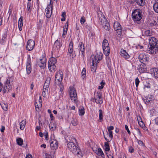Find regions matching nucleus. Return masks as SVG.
Here are the masks:
<instances>
[{"label": "nucleus", "mask_w": 158, "mask_h": 158, "mask_svg": "<svg viewBox=\"0 0 158 158\" xmlns=\"http://www.w3.org/2000/svg\"><path fill=\"white\" fill-rule=\"evenodd\" d=\"M63 77V73L61 71L57 72L55 75V85H58L60 87V91L59 93L60 94V98L63 96V94L62 92L64 89L63 84L61 83Z\"/></svg>", "instance_id": "1"}, {"label": "nucleus", "mask_w": 158, "mask_h": 158, "mask_svg": "<svg viewBox=\"0 0 158 158\" xmlns=\"http://www.w3.org/2000/svg\"><path fill=\"white\" fill-rule=\"evenodd\" d=\"M148 51L150 54H155L157 52L158 41L155 38L150 37L149 39Z\"/></svg>", "instance_id": "2"}, {"label": "nucleus", "mask_w": 158, "mask_h": 158, "mask_svg": "<svg viewBox=\"0 0 158 158\" xmlns=\"http://www.w3.org/2000/svg\"><path fill=\"white\" fill-rule=\"evenodd\" d=\"M13 81V77H8L4 84L3 93H7L10 91L12 88Z\"/></svg>", "instance_id": "3"}, {"label": "nucleus", "mask_w": 158, "mask_h": 158, "mask_svg": "<svg viewBox=\"0 0 158 158\" xmlns=\"http://www.w3.org/2000/svg\"><path fill=\"white\" fill-rule=\"evenodd\" d=\"M56 59L54 57L50 58L48 61V68L51 72H54L56 70V66L55 64L56 63Z\"/></svg>", "instance_id": "4"}, {"label": "nucleus", "mask_w": 158, "mask_h": 158, "mask_svg": "<svg viewBox=\"0 0 158 158\" xmlns=\"http://www.w3.org/2000/svg\"><path fill=\"white\" fill-rule=\"evenodd\" d=\"M132 16L135 22L140 21L142 17V15L139 9L135 10L132 14Z\"/></svg>", "instance_id": "5"}, {"label": "nucleus", "mask_w": 158, "mask_h": 158, "mask_svg": "<svg viewBox=\"0 0 158 158\" xmlns=\"http://www.w3.org/2000/svg\"><path fill=\"white\" fill-rule=\"evenodd\" d=\"M69 93L70 97L71 100L74 102L77 101V96L76 91L74 88L72 86L69 87Z\"/></svg>", "instance_id": "6"}, {"label": "nucleus", "mask_w": 158, "mask_h": 158, "mask_svg": "<svg viewBox=\"0 0 158 158\" xmlns=\"http://www.w3.org/2000/svg\"><path fill=\"white\" fill-rule=\"evenodd\" d=\"M109 44L107 40L105 39L102 43V48L104 54L106 56L109 55L110 52V48L109 47Z\"/></svg>", "instance_id": "7"}, {"label": "nucleus", "mask_w": 158, "mask_h": 158, "mask_svg": "<svg viewBox=\"0 0 158 158\" xmlns=\"http://www.w3.org/2000/svg\"><path fill=\"white\" fill-rule=\"evenodd\" d=\"M94 99L95 102L98 104H101L103 102L102 95L99 92L94 93Z\"/></svg>", "instance_id": "8"}, {"label": "nucleus", "mask_w": 158, "mask_h": 158, "mask_svg": "<svg viewBox=\"0 0 158 158\" xmlns=\"http://www.w3.org/2000/svg\"><path fill=\"white\" fill-rule=\"evenodd\" d=\"M103 56L101 52L97 53L94 56V57L92 60V63L97 65V64L102 60Z\"/></svg>", "instance_id": "9"}, {"label": "nucleus", "mask_w": 158, "mask_h": 158, "mask_svg": "<svg viewBox=\"0 0 158 158\" xmlns=\"http://www.w3.org/2000/svg\"><path fill=\"white\" fill-rule=\"evenodd\" d=\"M138 58L139 61L144 64L147 62L149 59L148 56L144 53L140 54Z\"/></svg>", "instance_id": "10"}, {"label": "nucleus", "mask_w": 158, "mask_h": 158, "mask_svg": "<svg viewBox=\"0 0 158 158\" xmlns=\"http://www.w3.org/2000/svg\"><path fill=\"white\" fill-rule=\"evenodd\" d=\"M114 30L117 31V32L118 35L121 34L122 29L121 25L118 22H115L114 25Z\"/></svg>", "instance_id": "11"}, {"label": "nucleus", "mask_w": 158, "mask_h": 158, "mask_svg": "<svg viewBox=\"0 0 158 158\" xmlns=\"http://www.w3.org/2000/svg\"><path fill=\"white\" fill-rule=\"evenodd\" d=\"M98 18L100 24L102 25H104L107 21L104 15H102L101 12L98 14Z\"/></svg>", "instance_id": "12"}, {"label": "nucleus", "mask_w": 158, "mask_h": 158, "mask_svg": "<svg viewBox=\"0 0 158 158\" xmlns=\"http://www.w3.org/2000/svg\"><path fill=\"white\" fill-rule=\"evenodd\" d=\"M35 46V42L31 40H28L27 43V49L29 51H30L33 49Z\"/></svg>", "instance_id": "13"}, {"label": "nucleus", "mask_w": 158, "mask_h": 158, "mask_svg": "<svg viewBox=\"0 0 158 158\" xmlns=\"http://www.w3.org/2000/svg\"><path fill=\"white\" fill-rule=\"evenodd\" d=\"M46 60L44 58L40 59L39 61L37 62V65L41 69H44L46 67Z\"/></svg>", "instance_id": "14"}, {"label": "nucleus", "mask_w": 158, "mask_h": 158, "mask_svg": "<svg viewBox=\"0 0 158 158\" xmlns=\"http://www.w3.org/2000/svg\"><path fill=\"white\" fill-rule=\"evenodd\" d=\"M67 148L71 151L76 152L77 147L72 142H69L67 144Z\"/></svg>", "instance_id": "15"}, {"label": "nucleus", "mask_w": 158, "mask_h": 158, "mask_svg": "<svg viewBox=\"0 0 158 158\" xmlns=\"http://www.w3.org/2000/svg\"><path fill=\"white\" fill-rule=\"evenodd\" d=\"M150 73L152 76L155 78H158V69L156 68H152L150 69Z\"/></svg>", "instance_id": "16"}, {"label": "nucleus", "mask_w": 158, "mask_h": 158, "mask_svg": "<svg viewBox=\"0 0 158 158\" xmlns=\"http://www.w3.org/2000/svg\"><path fill=\"white\" fill-rule=\"evenodd\" d=\"M73 42H71L70 43L69 45V50L68 53V55H69V56L72 57L73 58V57L74 56H73V54L72 56L71 55V54L73 52Z\"/></svg>", "instance_id": "17"}, {"label": "nucleus", "mask_w": 158, "mask_h": 158, "mask_svg": "<svg viewBox=\"0 0 158 158\" xmlns=\"http://www.w3.org/2000/svg\"><path fill=\"white\" fill-rule=\"evenodd\" d=\"M121 56L125 59H128L130 58V56L127 52L126 50H122L121 51Z\"/></svg>", "instance_id": "18"}, {"label": "nucleus", "mask_w": 158, "mask_h": 158, "mask_svg": "<svg viewBox=\"0 0 158 158\" xmlns=\"http://www.w3.org/2000/svg\"><path fill=\"white\" fill-rule=\"evenodd\" d=\"M50 147L53 149H56L58 148V143L57 141L54 140L50 142Z\"/></svg>", "instance_id": "19"}, {"label": "nucleus", "mask_w": 158, "mask_h": 158, "mask_svg": "<svg viewBox=\"0 0 158 158\" xmlns=\"http://www.w3.org/2000/svg\"><path fill=\"white\" fill-rule=\"evenodd\" d=\"M26 70L27 74H29L31 73V63L30 61H28L27 63Z\"/></svg>", "instance_id": "20"}, {"label": "nucleus", "mask_w": 158, "mask_h": 158, "mask_svg": "<svg viewBox=\"0 0 158 158\" xmlns=\"http://www.w3.org/2000/svg\"><path fill=\"white\" fill-rule=\"evenodd\" d=\"M50 8L49 6H47L45 9V12L46 13V16L47 18H50L52 15V11L51 10V12H50Z\"/></svg>", "instance_id": "21"}, {"label": "nucleus", "mask_w": 158, "mask_h": 158, "mask_svg": "<svg viewBox=\"0 0 158 158\" xmlns=\"http://www.w3.org/2000/svg\"><path fill=\"white\" fill-rule=\"evenodd\" d=\"M95 152L98 156H101L103 158L104 157V155L101 148H98L95 150Z\"/></svg>", "instance_id": "22"}, {"label": "nucleus", "mask_w": 158, "mask_h": 158, "mask_svg": "<svg viewBox=\"0 0 158 158\" xmlns=\"http://www.w3.org/2000/svg\"><path fill=\"white\" fill-rule=\"evenodd\" d=\"M138 69L140 73H143L147 70L146 68H145L143 65H140L139 66Z\"/></svg>", "instance_id": "23"}, {"label": "nucleus", "mask_w": 158, "mask_h": 158, "mask_svg": "<svg viewBox=\"0 0 158 158\" xmlns=\"http://www.w3.org/2000/svg\"><path fill=\"white\" fill-rule=\"evenodd\" d=\"M7 37V33L6 32L4 33L2 35V38L1 39V41L0 42L2 44H4V43L6 42Z\"/></svg>", "instance_id": "24"}, {"label": "nucleus", "mask_w": 158, "mask_h": 158, "mask_svg": "<svg viewBox=\"0 0 158 158\" xmlns=\"http://www.w3.org/2000/svg\"><path fill=\"white\" fill-rule=\"evenodd\" d=\"M42 100H40V101L39 102V104H38L37 102L35 103V108L36 110L37 111H38L40 110V108H41L42 106L41 102Z\"/></svg>", "instance_id": "25"}, {"label": "nucleus", "mask_w": 158, "mask_h": 158, "mask_svg": "<svg viewBox=\"0 0 158 158\" xmlns=\"http://www.w3.org/2000/svg\"><path fill=\"white\" fill-rule=\"evenodd\" d=\"M26 123V120H23L21 122L19 123L20 125V128L21 130H23L25 128Z\"/></svg>", "instance_id": "26"}, {"label": "nucleus", "mask_w": 158, "mask_h": 158, "mask_svg": "<svg viewBox=\"0 0 158 158\" xmlns=\"http://www.w3.org/2000/svg\"><path fill=\"white\" fill-rule=\"evenodd\" d=\"M135 2L139 5L143 6L145 4L144 0H135Z\"/></svg>", "instance_id": "27"}, {"label": "nucleus", "mask_w": 158, "mask_h": 158, "mask_svg": "<svg viewBox=\"0 0 158 158\" xmlns=\"http://www.w3.org/2000/svg\"><path fill=\"white\" fill-rule=\"evenodd\" d=\"M80 51H81L82 52V55L83 56H84V53L85 51V47L84 44L82 42H81V44L80 45Z\"/></svg>", "instance_id": "28"}, {"label": "nucleus", "mask_w": 158, "mask_h": 158, "mask_svg": "<svg viewBox=\"0 0 158 158\" xmlns=\"http://www.w3.org/2000/svg\"><path fill=\"white\" fill-rule=\"evenodd\" d=\"M86 69L85 68H84L81 73V77L83 79H84L86 77Z\"/></svg>", "instance_id": "29"}, {"label": "nucleus", "mask_w": 158, "mask_h": 158, "mask_svg": "<svg viewBox=\"0 0 158 158\" xmlns=\"http://www.w3.org/2000/svg\"><path fill=\"white\" fill-rule=\"evenodd\" d=\"M85 109L82 106L80 107V115H83L85 114Z\"/></svg>", "instance_id": "30"}, {"label": "nucleus", "mask_w": 158, "mask_h": 158, "mask_svg": "<svg viewBox=\"0 0 158 158\" xmlns=\"http://www.w3.org/2000/svg\"><path fill=\"white\" fill-rule=\"evenodd\" d=\"M105 25H103L104 28L106 30L109 31L110 29V27L109 23H108L106 22L105 23Z\"/></svg>", "instance_id": "31"}, {"label": "nucleus", "mask_w": 158, "mask_h": 158, "mask_svg": "<svg viewBox=\"0 0 158 158\" xmlns=\"http://www.w3.org/2000/svg\"><path fill=\"white\" fill-rule=\"evenodd\" d=\"M16 142L18 145L21 146L23 144V141L21 138H19L16 139Z\"/></svg>", "instance_id": "32"}, {"label": "nucleus", "mask_w": 158, "mask_h": 158, "mask_svg": "<svg viewBox=\"0 0 158 158\" xmlns=\"http://www.w3.org/2000/svg\"><path fill=\"white\" fill-rule=\"evenodd\" d=\"M99 121L101 122L103 119L102 112L101 110H99Z\"/></svg>", "instance_id": "33"}, {"label": "nucleus", "mask_w": 158, "mask_h": 158, "mask_svg": "<svg viewBox=\"0 0 158 158\" xmlns=\"http://www.w3.org/2000/svg\"><path fill=\"white\" fill-rule=\"evenodd\" d=\"M153 7L155 11L156 12L158 13V2H156L154 4Z\"/></svg>", "instance_id": "34"}, {"label": "nucleus", "mask_w": 158, "mask_h": 158, "mask_svg": "<svg viewBox=\"0 0 158 158\" xmlns=\"http://www.w3.org/2000/svg\"><path fill=\"white\" fill-rule=\"evenodd\" d=\"M59 44V41L57 40L54 43L53 48L56 47V48H57V49H58V48H60Z\"/></svg>", "instance_id": "35"}, {"label": "nucleus", "mask_w": 158, "mask_h": 158, "mask_svg": "<svg viewBox=\"0 0 158 158\" xmlns=\"http://www.w3.org/2000/svg\"><path fill=\"white\" fill-rule=\"evenodd\" d=\"M27 10L29 12H31V10L32 7L31 3L29 2H28L27 4Z\"/></svg>", "instance_id": "36"}, {"label": "nucleus", "mask_w": 158, "mask_h": 158, "mask_svg": "<svg viewBox=\"0 0 158 158\" xmlns=\"http://www.w3.org/2000/svg\"><path fill=\"white\" fill-rule=\"evenodd\" d=\"M144 35L146 36H151L152 33L149 30H146L144 32Z\"/></svg>", "instance_id": "37"}, {"label": "nucleus", "mask_w": 158, "mask_h": 158, "mask_svg": "<svg viewBox=\"0 0 158 158\" xmlns=\"http://www.w3.org/2000/svg\"><path fill=\"white\" fill-rule=\"evenodd\" d=\"M96 66L97 65H96L95 64H93L92 63V65L91 66V70L92 72H94L96 71Z\"/></svg>", "instance_id": "38"}, {"label": "nucleus", "mask_w": 158, "mask_h": 158, "mask_svg": "<svg viewBox=\"0 0 158 158\" xmlns=\"http://www.w3.org/2000/svg\"><path fill=\"white\" fill-rule=\"evenodd\" d=\"M105 151H108L110 150V147L108 142H105Z\"/></svg>", "instance_id": "39"}, {"label": "nucleus", "mask_w": 158, "mask_h": 158, "mask_svg": "<svg viewBox=\"0 0 158 158\" xmlns=\"http://www.w3.org/2000/svg\"><path fill=\"white\" fill-rule=\"evenodd\" d=\"M43 21L41 19H39V22H38V28H40L42 25Z\"/></svg>", "instance_id": "40"}, {"label": "nucleus", "mask_w": 158, "mask_h": 158, "mask_svg": "<svg viewBox=\"0 0 158 158\" xmlns=\"http://www.w3.org/2000/svg\"><path fill=\"white\" fill-rule=\"evenodd\" d=\"M49 127L50 129H51L52 130H54L56 129V126L54 124L50 123L49 124Z\"/></svg>", "instance_id": "41"}, {"label": "nucleus", "mask_w": 158, "mask_h": 158, "mask_svg": "<svg viewBox=\"0 0 158 158\" xmlns=\"http://www.w3.org/2000/svg\"><path fill=\"white\" fill-rule=\"evenodd\" d=\"M68 27V22H67L66 23L65 25V27L63 28V31H66L67 32Z\"/></svg>", "instance_id": "42"}, {"label": "nucleus", "mask_w": 158, "mask_h": 158, "mask_svg": "<svg viewBox=\"0 0 158 158\" xmlns=\"http://www.w3.org/2000/svg\"><path fill=\"white\" fill-rule=\"evenodd\" d=\"M50 3L49 4H48L47 6H49L50 7V8H51V10L52 11L53 9L52 0H50Z\"/></svg>", "instance_id": "43"}, {"label": "nucleus", "mask_w": 158, "mask_h": 158, "mask_svg": "<svg viewBox=\"0 0 158 158\" xmlns=\"http://www.w3.org/2000/svg\"><path fill=\"white\" fill-rule=\"evenodd\" d=\"M2 107L4 110L6 111L7 110V105L5 103H4L1 105Z\"/></svg>", "instance_id": "44"}, {"label": "nucleus", "mask_w": 158, "mask_h": 158, "mask_svg": "<svg viewBox=\"0 0 158 158\" xmlns=\"http://www.w3.org/2000/svg\"><path fill=\"white\" fill-rule=\"evenodd\" d=\"M66 16V13L65 12H63L61 15V16L62 18L61 19V21H64L65 20V16Z\"/></svg>", "instance_id": "45"}, {"label": "nucleus", "mask_w": 158, "mask_h": 158, "mask_svg": "<svg viewBox=\"0 0 158 158\" xmlns=\"http://www.w3.org/2000/svg\"><path fill=\"white\" fill-rule=\"evenodd\" d=\"M86 19L85 17H82L80 19V23L82 24H83L85 22Z\"/></svg>", "instance_id": "46"}, {"label": "nucleus", "mask_w": 158, "mask_h": 158, "mask_svg": "<svg viewBox=\"0 0 158 158\" xmlns=\"http://www.w3.org/2000/svg\"><path fill=\"white\" fill-rule=\"evenodd\" d=\"M51 80V78L50 77H48L46 80L45 83L49 85L50 83V81Z\"/></svg>", "instance_id": "47"}, {"label": "nucleus", "mask_w": 158, "mask_h": 158, "mask_svg": "<svg viewBox=\"0 0 158 158\" xmlns=\"http://www.w3.org/2000/svg\"><path fill=\"white\" fill-rule=\"evenodd\" d=\"M49 86V84L44 83L43 87V89H45V90H47V89H48Z\"/></svg>", "instance_id": "48"}, {"label": "nucleus", "mask_w": 158, "mask_h": 158, "mask_svg": "<svg viewBox=\"0 0 158 158\" xmlns=\"http://www.w3.org/2000/svg\"><path fill=\"white\" fill-rule=\"evenodd\" d=\"M23 18L22 17H21L18 21V25L19 24H23Z\"/></svg>", "instance_id": "49"}, {"label": "nucleus", "mask_w": 158, "mask_h": 158, "mask_svg": "<svg viewBox=\"0 0 158 158\" xmlns=\"http://www.w3.org/2000/svg\"><path fill=\"white\" fill-rule=\"evenodd\" d=\"M139 83V79L137 77L135 79V83L136 85V87L138 86V85Z\"/></svg>", "instance_id": "50"}, {"label": "nucleus", "mask_w": 158, "mask_h": 158, "mask_svg": "<svg viewBox=\"0 0 158 158\" xmlns=\"http://www.w3.org/2000/svg\"><path fill=\"white\" fill-rule=\"evenodd\" d=\"M109 132V136L110 138L112 139L113 137L112 131H108Z\"/></svg>", "instance_id": "51"}, {"label": "nucleus", "mask_w": 158, "mask_h": 158, "mask_svg": "<svg viewBox=\"0 0 158 158\" xmlns=\"http://www.w3.org/2000/svg\"><path fill=\"white\" fill-rule=\"evenodd\" d=\"M125 129L128 132L129 134L130 135L131 134V132L128 129V126L127 125H125Z\"/></svg>", "instance_id": "52"}, {"label": "nucleus", "mask_w": 158, "mask_h": 158, "mask_svg": "<svg viewBox=\"0 0 158 158\" xmlns=\"http://www.w3.org/2000/svg\"><path fill=\"white\" fill-rule=\"evenodd\" d=\"M71 123L74 126H75L77 125V123L76 122V121L74 120H73L71 121Z\"/></svg>", "instance_id": "53"}, {"label": "nucleus", "mask_w": 158, "mask_h": 158, "mask_svg": "<svg viewBox=\"0 0 158 158\" xmlns=\"http://www.w3.org/2000/svg\"><path fill=\"white\" fill-rule=\"evenodd\" d=\"M114 129V127L113 126H110L107 127L108 131H111Z\"/></svg>", "instance_id": "54"}, {"label": "nucleus", "mask_w": 158, "mask_h": 158, "mask_svg": "<svg viewBox=\"0 0 158 158\" xmlns=\"http://www.w3.org/2000/svg\"><path fill=\"white\" fill-rule=\"evenodd\" d=\"M129 151L131 153L133 152L134 151V149L132 147H130L129 149Z\"/></svg>", "instance_id": "55"}, {"label": "nucleus", "mask_w": 158, "mask_h": 158, "mask_svg": "<svg viewBox=\"0 0 158 158\" xmlns=\"http://www.w3.org/2000/svg\"><path fill=\"white\" fill-rule=\"evenodd\" d=\"M23 24H19L18 25V27L19 28V30L20 31H22V27H23Z\"/></svg>", "instance_id": "56"}, {"label": "nucleus", "mask_w": 158, "mask_h": 158, "mask_svg": "<svg viewBox=\"0 0 158 158\" xmlns=\"http://www.w3.org/2000/svg\"><path fill=\"white\" fill-rule=\"evenodd\" d=\"M157 24L156 22L155 21H153L151 24L152 26L156 25Z\"/></svg>", "instance_id": "57"}, {"label": "nucleus", "mask_w": 158, "mask_h": 158, "mask_svg": "<svg viewBox=\"0 0 158 158\" xmlns=\"http://www.w3.org/2000/svg\"><path fill=\"white\" fill-rule=\"evenodd\" d=\"M138 143L139 144L141 145H144L143 143V142L141 140H138Z\"/></svg>", "instance_id": "58"}, {"label": "nucleus", "mask_w": 158, "mask_h": 158, "mask_svg": "<svg viewBox=\"0 0 158 158\" xmlns=\"http://www.w3.org/2000/svg\"><path fill=\"white\" fill-rule=\"evenodd\" d=\"M119 158H126V157L124 154H123L120 155Z\"/></svg>", "instance_id": "59"}, {"label": "nucleus", "mask_w": 158, "mask_h": 158, "mask_svg": "<svg viewBox=\"0 0 158 158\" xmlns=\"http://www.w3.org/2000/svg\"><path fill=\"white\" fill-rule=\"evenodd\" d=\"M136 130L137 131L138 133L139 134V135H141V134L139 129L138 128H137L136 129Z\"/></svg>", "instance_id": "60"}, {"label": "nucleus", "mask_w": 158, "mask_h": 158, "mask_svg": "<svg viewBox=\"0 0 158 158\" xmlns=\"http://www.w3.org/2000/svg\"><path fill=\"white\" fill-rule=\"evenodd\" d=\"M5 130V127L3 126H2V128L1 129V132H3Z\"/></svg>", "instance_id": "61"}, {"label": "nucleus", "mask_w": 158, "mask_h": 158, "mask_svg": "<svg viewBox=\"0 0 158 158\" xmlns=\"http://www.w3.org/2000/svg\"><path fill=\"white\" fill-rule=\"evenodd\" d=\"M67 32H66V31H63V33L62 34V37L64 38L65 37V35H66L67 34Z\"/></svg>", "instance_id": "62"}, {"label": "nucleus", "mask_w": 158, "mask_h": 158, "mask_svg": "<svg viewBox=\"0 0 158 158\" xmlns=\"http://www.w3.org/2000/svg\"><path fill=\"white\" fill-rule=\"evenodd\" d=\"M138 123H139V124L140 126H141L142 127H143V125H144V124L143 122L142 121H140V122H139Z\"/></svg>", "instance_id": "63"}, {"label": "nucleus", "mask_w": 158, "mask_h": 158, "mask_svg": "<svg viewBox=\"0 0 158 158\" xmlns=\"http://www.w3.org/2000/svg\"><path fill=\"white\" fill-rule=\"evenodd\" d=\"M155 120L156 124L157 125H158V118H156L155 119Z\"/></svg>", "instance_id": "64"}]
</instances>
